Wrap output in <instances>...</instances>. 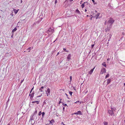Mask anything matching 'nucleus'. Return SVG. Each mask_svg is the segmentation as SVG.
I'll return each instance as SVG.
<instances>
[{
	"label": "nucleus",
	"instance_id": "24",
	"mask_svg": "<svg viewBox=\"0 0 125 125\" xmlns=\"http://www.w3.org/2000/svg\"><path fill=\"white\" fill-rule=\"evenodd\" d=\"M37 113V110H36V108L35 111L32 114L35 115Z\"/></svg>",
	"mask_w": 125,
	"mask_h": 125
},
{
	"label": "nucleus",
	"instance_id": "34",
	"mask_svg": "<svg viewBox=\"0 0 125 125\" xmlns=\"http://www.w3.org/2000/svg\"><path fill=\"white\" fill-rule=\"evenodd\" d=\"M65 95H66V96H67V98H68V99H69V98L68 97V95H67V94L66 93H65Z\"/></svg>",
	"mask_w": 125,
	"mask_h": 125
},
{
	"label": "nucleus",
	"instance_id": "62",
	"mask_svg": "<svg viewBox=\"0 0 125 125\" xmlns=\"http://www.w3.org/2000/svg\"><path fill=\"white\" fill-rule=\"evenodd\" d=\"M23 82V80H22V81L21 82V83L22 82Z\"/></svg>",
	"mask_w": 125,
	"mask_h": 125
},
{
	"label": "nucleus",
	"instance_id": "38",
	"mask_svg": "<svg viewBox=\"0 0 125 125\" xmlns=\"http://www.w3.org/2000/svg\"><path fill=\"white\" fill-rule=\"evenodd\" d=\"M31 47H29L28 48V50H29V49L30 50L31 49Z\"/></svg>",
	"mask_w": 125,
	"mask_h": 125
},
{
	"label": "nucleus",
	"instance_id": "3",
	"mask_svg": "<svg viewBox=\"0 0 125 125\" xmlns=\"http://www.w3.org/2000/svg\"><path fill=\"white\" fill-rule=\"evenodd\" d=\"M54 32V30L50 28L46 31V32L49 35H50L51 34Z\"/></svg>",
	"mask_w": 125,
	"mask_h": 125
},
{
	"label": "nucleus",
	"instance_id": "6",
	"mask_svg": "<svg viewBox=\"0 0 125 125\" xmlns=\"http://www.w3.org/2000/svg\"><path fill=\"white\" fill-rule=\"evenodd\" d=\"M50 89L48 88L47 90L46 91V94H47V96H48L49 95H50Z\"/></svg>",
	"mask_w": 125,
	"mask_h": 125
},
{
	"label": "nucleus",
	"instance_id": "45",
	"mask_svg": "<svg viewBox=\"0 0 125 125\" xmlns=\"http://www.w3.org/2000/svg\"><path fill=\"white\" fill-rule=\"evenodd\" d=\"M110 60V59L109 58H108L107 59V60L108 61Z\"/></svg>",
	"mask_w": 125,
	"mask_h": 125
},
{
	"label": "nucleus",
	"instance_id": "32",
	"mask_svg": "<svg viewBox=\"0 0 125 125\" xmlns=\"http://www.w3.org/2000/svg\"><path fill=\"white\" fill-rule=\"evenodd\" d=\"M57 0H55V4L57 2Z\"/></svg>",
	"mask_w": 125,
	"mask_h": 125
},
{
	"label": "nucleus",
	"instance_id": "41",
	"mask_svg": "<svg viewBox=\"0 0 125 125\" xmlns=\"http://www.w3.org/2000/svg\"><path fill=\"white\" fill-rule=\"evenodd\" d=\"M64 109H65V107H63V111H64Z\"/></svg>",
	"mask_w": 125,
	"mask_h": 125
},
{
	"label": "nucleus",
	"instance_id": "44",
	"mask_svg": "<svg viewBox=\"0 0 125 125\" xmlns=\"http://www.w3.org/2000/svg\"><path fill=\"white\" fill-rule=\"evenodd\" d=\"M92 1L93 3H94V0H92Z\"/></svg>",
	"mask_w": 125,
	"mask_h": 125
},
{
	"label": "nucleus",
	"instance_id": "40",
	"mask_svg": "<svg viewBox=\"0 0 125 125\" xmlns=\"http://www.w3.org/2000/svg\"><path fill=\"white\" fill-rule=\"evenodd\" d=\"M61 101H60L59 103V104H60L61 103Z\"/></svg>",
	"mask_w": 125,
	"mask_h": 125
},
{
	"label": "nucleus",
	"instance_id": "20",
	"mask_svg": "<svg viewBox=\"0 0 125 125\" xmlns=\"http://www.w3.org/2000/svg\"><path fill=\"white\" fill-rule=\"evenodd\" d=\"M50 121V124L53 123L54 122V121L53 120H52L51 121Z\"/></svg>",
	"mask_w": 125,
	"mask_h": 125
},
{
	"label": "nucleus",
	"instance_id": "43",
	"mask_svg": "<svg viewBox=\"0 0 125 125\" xmlns=\"http://www.w3.org/2000/svg\"><path fill=\"white\" fill-rule=\"evenodd\" d=\"M34 87L33 86V88H32V89H31V90H32L33 89Z\"/></svg>",
	"mask_w": 125,
	"mask_h": 125
},
{
	"label": "nucleus",
	"instance_id": "17",
	"mask_svg": "<svg viewBox=\"0 0 125 125\" xmlns=\"http://www.w3.org/2000/svg\"><path fill=\"white\" fill-rule=\"evenodd\" d=\"M86 3L85 2H84L81 5V7L82 8H83L85 6L84 4Z\"/></svg>",
	"mask_w": 125,
	"mask_h": 125
},
{
	"label": "nucleus",
	"instance_id": "28",
	"mask_svg": "<svg viewBox=\"0 0 125 125\" xmlns=\"http://www.w3.org/2000/svg\"><path fill=\"white\" fill-rule=\"evenodd\" d=\"M42 113H41V111H40L38 115L39 116L41 115L42 114Z\"/></svg>",
	"mask_w": 125,
	"mask_h": 125
},
{
	"label": "nucleus",
	"instance_id": "29",
	"mask_svg": "<svg viewBox=\"0 0 125 125\" xmlns=\"http://www.w3.org/2000/svg\"><path fill=\"white\" fill-rule=\"evenodd\" d=\"M34 92H33L31 94V96H34Z\"/></svg>",
	"mask_w": 125,
	"mask_h": 125
},
{
	"label": "nucleus",
	"instance_id": "60",
	"mask_svg": "<svg viewBox=\"0 0 125 125\" xmlns=\"http://www.w3.org/2000/svg\"><path fill=\"white\" fill-rule=\"evenodd\" d=\"M13 34H12V35H11V37H13Z\"/></svg>",
	"mask_w": 125,
	"mask_h": 125
},
{
	"label": "nucleus",
	"instance_id": "13",
	"mask_svg": "<svg viewBox=\"0 0 125 125\" xmlns=\"http://www.w3.org/2000/svg\"><path fill=\"white\" fill-rule=\"evenodd\" d=\"M40 101H33L32 102V103H36V104H38L39 103V102Z\"/></svg>",
	"mask_w": 125,
	"mask_h": 125
},
{
	"label": "nucleus",
	"instance_id": "42",
	"mask_svg": "<svg viewBox=\"0 0 125 125\" xmlns=\"http://www.w3.org/2000/svg\"><path fill=\"white\" fill-rule=\"evenodd\" d=\"M59 54V52H58L57 53V54L56 55V56H58V55Z\"/></svg>",
	"mask_w": 125,
	"mask_h": 125
},
{
	"label": "nucleus",
	"instance_id": "11",
	"mask_svg": "<svg viewBox=\"0 0 125 125\" xmlns=\"http://www.w3.org/2000/svg\"><path fill=\"white\" fill-rule=\"evenodd\" d=\"M111 81V80L109 78L108 79L107 81V84L108 85V84H109L110 83Z\"/></svg>",
	"mask_w": 125,
	"mask_h": 125
},
{
	"label": "nucleus",
	"instance_id": "47",
	"mask_svg": "<svg viewBox=\"0 0 125 125\" xmlns=\"http://www.w3.org/2000/svg\"><path fill=\"white\" fill-rule=\"evenodd\" d=\"M46 103V102H45V101H44L43 102V104H45Z\"/></svg>",
	"mask_w": 125,
	"mask_h": 125
},
{
	"label": "nucleus",
	"instance_id": "37",
	"mask_svg": "<svg viewBox=\"0 0 125 125\" xmlns=\"http://www.w3.org/2000/svg\"><path fill=\"white\" fill-rule=\"evenodd\" d=\"M79 102V101H77L76 102H75V103H78V102Z\"/></svg>",
	"mask_w": 125,
	"mask_h": 125
},
{
	"label": "nucleus",
	"instance_id": "21",
	"mask_svg": "<svg viewBox=\"0 0 125 125\" xmlns=\"http://www.w3.org/2000/svg\"><path fill=\"white\" fill-rule=\"evenodd\" d=\"M71 55L70 54H69V55H68L67 57V59H71Z\"/></svg>",
	"mask_w": 125,
	"mask_h": 125
},
{
	"label": "nucleus",
	"instance_id": "16",
	"mask_svg": "<svg viewBox=\"0 0 125 125\" xmlns=\"http://www.w3.org/2000/svg\"><path fill=\"white\" fill-rule=\"evenodd\" d=\"M43 88H44V87L43 86H42L41 87V88L39 89L41 91V92H43V90H42Z\"/></svg>",
	"mask_w": 125,
	"mask_h": 125
},
{
	"label": "nucleus",
	"instance_id": "54",
	"mask_svg": "<svg viewBox=\"0 0 125 125\" xmlns=\"http://www.w3.org/2000/svg\"><path fill=\"white\" fill-rule=\"evenodd\" d=\"M73 0H69V1L70 2H71V1H73Z\"/></svg>",
	"mask_w": 125,
	"mask_h": 125
},
{
	"label": "nucleus",
	"instance_id": "5",
	"mask_svg": "<svg viewBox=\"0 0 125 125\" xmlns=\"http://www.w3.org/2000/svg\"><path fill=\"white\" fill-rule=\"evenodd\" d=\"M72 115H82V113L81 111H78L76 113H74L73 114H72Z\"/></svg>",
	"mask_w": 125,
	"mask_h": 125
},
{
	"label": "nucleus",
	"instance_id": "27",
	"mask_svg": "<svg viewBox=\"0 0 125 125\" xmlns=\"http://www.w3.org/2000/svg\"><path fill=\"white\" fill-rule=\"evenodd\" d=\"M69 94L71 96H72L73 92H72L70 91L69 92Z\"/></svg>",
	"mask_w": 125,
	"mask_h": 125
},
{
	"label": "nucleus",
	"instance_id": "59",
	"mask_svg": "<svg viewBox=\"0 0 125 125\" xmlns=\"http://www.w3.org/2000/svg\"><path fill=\"white\" fill-rule=\"evenodd\" d=\"M106 21H105L104 23L105 24H106Z\"/></svg>",
	"mask_w": 125,
	"mask_h": 125
},
{
	"label": "nucleus",
	"instance_id": "50",
	"mask_svg": "<svg viewBox=\"0 0 125 125\" xmlns=\"http://www.w3.org/2000/svg\"><path fill=\"white\" fill-rule=\"evenodd\" d=\"M60 101H61L62 100V99L61 98H60Z\"/></svg>",
	"mask_w": 125,
	"mask_h": 125
},
{
	"label": "nucleus",
	"instance_id": "51",
	"mask_svg": "<svg viewBox=\"0 0 125 125\" xmlns=\"http://www.w3.org/2000/svg\"><path fill=\"white\" fill-rule=\"evenodd\" d=\"M22 0H21V3H22Z\"/></svg>",
	"mask_w": 125,
	"mask_h": 125
},
{
	"label": "nucleus",
	"instance_id": "53",
	"mask_svg": "<svg viewBox=\"0 0 125 125\" xmlns=\"http://www.w3.org/2000/svg\"><path fill=\"white\" fill-rule=\"evenodd\" d=\"M88 91H86L85 92V94H86V93H87L88 92Z\"/></svg>",
	"mask_w": 125,
	"mask_h": 125
},
{
	"label": "nucleus",
	"instance_id": "15",
	"mask_svg": "<svg viewBox=\"0 0 125 125\" xmlns=\"http://www.w3.org/2000/svg\"><path fill=\"white\" fill-rule=\"evenodd\" d=\"M111 110L113 111V112L115 111L116 110L115 108L114 107H113V108L111 107Z\"/></svg>",
	"mask_w": 125,
	"mask_h": 125
},
{
	"label": "nucleus",
	"instance_id": "7",
	"mask_svg": "<svg viewBox=\"0 0 125 125\" xmlns=\"http://www.w3.org/2000/svg\"><path fill=\"white\" fill-rule=\"evenodd\" d=\"M106 69L105 68H104L101 69L100 72V73L101 74H103L104 73H105L106 72Z\"/></svg>",
	"mask_w": 125,
	"mask_h": 125
},
{
	"label": "nucleus",
	"instance_id": "9",
	"mask_svg": "<svg viewBox=\"0 0 125 125\" xmlns=\"http://www.w3.org/2000/svg\"><path fill=\"white\" fill-rule=\"evenodd\" d=\"M95 68V67L94 68L92 69H91L89 72V73L91 75L92 73L94 70Z\"/></svg>",
	"mask_w": 125,
	"mask_h": 125
},
{
	"label": "nucleus",
	"instance_id": "49",
	"mask_svg": "<svg viewBox=\"0 0 125 125\" xmlns=\"http://www.w3.org/2000/svg\"><path fill=\"white\" fill-rule=\"evenodd\" d=\"M32 90H31V91H30V93H31V92H32Z\"/></svg>",
	"mask_w": 125,
	"mask_h": 125
},
{
	"label": "nucleus",
	"instance_id": "35",
	"mask_svg": "<svg viewBox=\"0 0 125 125\" xmlns=\"http://www.w3.org/2000/svg\"><path fill=\"white\" fill-rule=\"evenodd\" d=\"M42 95V94H41V95L37 96V98L38 97H40Z\"/></svg>",
	"mask_w": 125,
	"mask_h": 125
},
{
	"label": "nucleus",
	"instance_id": "25",
	"mask_svg": "<svg viewBox=\"0 0 125 125\" xmlns=\"http://www.w3.org/2000/svg\"><path fill=\"white\" fill-rule=\"evenodd\" d=\"M61 103L62 104V105L64 106H67V104H64L62 102H61Z\"/></svg>",
	"mask_w": 125,
	"mask_h": 125
},
{
	"label": "nucleus",
	"instance_id": "30",
	"mask_svg": "<svg viewBox=\"0 0 125 125\" xmlns=\"http://www.w3.org/2000/svg\"><path fill=\"white\" fill-rule=\"evenodd\" d=\"M103 66H105V67H106V64H105V62H104V64H103Z\"/></svg>",
	"mask_w": 125,
	"mask_h": 125
},
{
	"label": "nucleus",
	"instance_id": "10",
	"mask_svg": "<svg viewBox=\"0 0 125 125\" xmlns=\"http://www.w3.org/2000/svg\"><path fill=\"white\" fill-rule=\"evenodd\" d=\"M42 117L40 119L41 121V120H42V121L43 120V118L44 116L45 115V113L44 112H43L42 113Z\"/></svg>",
	"mask_w": 125,
	"mask_h": 125
},
{
	"label": "nucleus",
	"instance_id": "22",
	"mask_svg": "<svg viewBox=\"0 0 125 125\" xmlns=\"http://www.w3.org/2000/svg\"><path fill=\"white\" fill-rule=\"evenodd\" d=\"M14 12L15 13V14H16L18 12V10H16L14 9Z\"/></svg>",
	"mask_w": 125,
	"mask_h": 125
},
{
	"label": "nucleus",
	"instance_id": "46",
	"mask_svg": "<svg viewBox=\"0 0 125 125\" xmlns=\"http://www.w3.org/2000/svg\"><path fill=\"white\" fill-rule=\"evenodd\" d=\"M41 20H40V21L42 20L43 19V18H41Z\"/></svg>",
	"mask_w": 125,
	"mask_h": 125
},
{
	"label": "nucleus",
	"instance_id": "61",
	"mask_svg": "<svg viewBox=\"0 0 125 125\" xmlns=\"http://www.w3.org/2000/svg\"><path fill=\"white\" fill-rule=\"evenodd\" d=\"M82 2V0L81 1L80 4H81V2Z\"/></svg>",
	"mask_w": 125,
	"mask_h": 125
},
{
	"label": "nucleus",
	"instance_id": "39",
	"mask_svg": "<svg viewBox=\"0 0 125 125\" xmlns=\"http://www.w3.org/2000/svg\"><path fill=\"white\" fill-rule=\"evenodd\" d=\"M72 76H70V79L71 81L72 80Z\"/></svg>",
	"mask_w": 125,
	"mask_h": 125
},
{
	"label": "nucleus",
	"instance_id": "1",
	"mask_svg": "<svg viewBox=\"0 0 125 125\" xmlns=\"http://www.w3.org/2000/svg\"><path fill=\"white\" fill-rule=\"evenodd\" d=\"M37 117V116H36V115H34L33 114H32V115H31L30 116V120L29 121H31V123L32 124V125H33V124L35 123V122H34V123L32 124V123L31 121L32 120H34V119H35V118H36Z\"/></svg>",
	"mask_w": 125,
	"mask_h": 125
},
{
	"label": "nucleus",
	"instance_id": "56",
	"mask_svg": "<svg viewBox=\"0 0 125 125\" xmlns=\"http://www.w3.org/2000/svg\"><path fill=\"white\" fill-rule=\"evenodd\" d=\"M85 11L86 12L87 11V10H86V9H85Z\"/></svg>",
	"mask_w": 125,
	"mask_h": 125
},
{
	"label": "nucleus",
	"instance_id": "23",
	"mask_svg": "<svg viewBox=\"0 0 125 125\" xmlns=\"http://www.w3.org/2000/svg\"><path fill=\"white\" fill-rule=\"evenodd\" d=\"M103 123L104 124V125H108L107 122H106L105 121H104V122Z\"/></svg>",
	"mask_w": 125,
	"mask_h": 125
},
{
	"label": "nucleus",
	"instance_id": "12",
	"mask_svg": "<svg viewBox=\"0 0 125 125\" xmlns=\"http://www.w3.org/2000/svg\"><path fill=\"white\" fill-rule=\"evenodd\" d=\"M75 12L78 14H81V13L80 11L78 9H76V10Z\"/></svg>",
	"mask_w": 125,
	"mask_h": 125
},
{
	"label": "nucleus",
	"instance_id": "2",
	"mask_svg": "<svg viewBox=\"0 0 125 125\" xmlns=\"http://www.w3.org/2000/svg\"><path fill=\"white\" fill-rule=\"evenodd\" d=\"M114 21V20L113 19L111 18H110L109 20L107 22L108 26L109 25L111 27Z\"/></svg>",
	"mask_w": 125,
	"mask_h": 125
},
{
	"label": "nucleus",
	"instance_id": "26",
	"mask_svg": "<svg viewBox=\"0 0 125 125\" xmlns=\"http://www.w3.org/2000/svg\"><path fill=\"white\" fill-rule=\"evenodd\" d=\"M109 74L108 73L106 76L105 78H106L108 77H109Z\"/></svg>",
	"mask_w": 125,
	"mask_h": 125
},
{
	"label": "nucleus",
	"instance_id": "4",
	"mask_svg": "<svg viewBox=\"0 0 125 125\" xmlns=\"http://www.w3.org/2000/svg\"><path fill=\"white\" fill-rule=\"evenodd\" d=\"M114 112L113 111H111L110 110H108V113L109 114V116L110 115L111 116H114Z\"/></svg>",
	"mask_w": 125,
	"mask_h": 125
},
{
	"label": "nucleus",
	"instance_id": "8",
	"mask_svg": "<svg viewBox=\"0 0 125 125\" xmlns=\"http://www.w3.org/2000/svg\"><path fill=\"white\" fill-rule=\"evenodd\" d=\"M100 14V13H98L94 17L96 19H97L98 18L99 19L100 17H99V16Z\"/></svg>",
	"mask_w": 125,
	"mask_h": 125
},
{
	"label": "nucleus",
	"instance_id": "36",
	"mask_svg": "<svg viewBox=\"0 0 125 125\" xmlns=\"http://www.w3.org/2000/svg\"><path fill=\"white\" fill-rule=\"evenodd\" d=\"M66 49L65 48H64L63 49V50L64 51H66Z\"/></svg>",
	"mask_w": 125,
	"mask_h": 125
},
{
	"label": "nucleus",
	"instance_id": "64",
	"mask_svg": "<svg viewBox=\"0 0 125 125\" xmlns=\"http://www.w3.org/2000/svg\"><path fill=\"white\" fill-rule=\"evenodd\" d=\"M124 86H125V83H124Z\"/></svg>",
	"mask_w": 125,
	"mask_h": 125
},
{
	"label": "nucleus",
	"instance_id": "33",
	"mask_svg": "<svg viewBox=\"0 0 125 125\" xmlns=\"http://www.w3.org/2000/svg\"><path fill=\"white\" fill-rule=\"evenodd\" d=\"M94 45V44L92 45L91 47L92 48H93Z\"/></svg>",
	"mask_w": 125,
	"mask_h": 125
},
{
	"label": "nucleus",
	"instance_id": "58",
	"mask_svg": "<svg viewBox=\"0 0 125 125\" xmlns=\"http://www.w3.org/2000/svg\"><path fill=\"white\" fill-rule=\"evenodd\" d=\"M7 125H10V124H8Z\"/></svg>",
	"mask_w": 125,
	"mask_h": 125
},
{
	"label": "nucleus",
	"instance_id": "19",
	"mask_svg": "<svg viewBox=\"0 0 125 125\" xmlns=\"http://www.w3.org/2000/svg\"><path fill=\"white\" fill-rule=\"evenodd\" d=\"M17 30V29L15 27L13 29L12 31V32L13 33L14 32L16 31Z\"/></svg>",
	"mask_w": 125,
	"mask_h": 125
},
{
	"label": "nucleus",
	"instance_id": "31",
	"mask_svg": "<svg viewBox=\"0 0 125 125\" xmlns=\"http://www.w3.org/2000/svg\"><path fill=\"white\" fill-rule=\"evenodd\" d=\"M33 96H30V99L31 100H32V99H33Z\"/></svg>",
	"mask_w": 125,
	"mask_h": 125
},
{
	"label": "nucleus",
	"instance_id": "48",
	"mask_svg": "<svg viewBox=\"0 0 125 125\" xmlns=\"http://www.w3.org/2000/svg\"><path fill=\"white\" fill-rule=\"evenodd\" d=\"M62 124L63 125H65L63 123V122L62 123Z\"/></svg>",
	"mask_w": 125,
	"mask_h": 125
},
{
	"label": "nucleus",
	"instance_id": "63",
	"mask_svg": "<svg viewBox=\"0 0 125 125\" xmlns=\"http://www.w3.org/2000/svg\"><path fill=\"white\" fill-rule=\"evenodd\" d=\"M86 16H87V17H88L89 16V15H87Z\"/></svg>",
	"mask_w": 125,
	"mask_h": 125
},
{
	"label": "nucleus",
	"instance_id": "57",
	"mask_svg": "<svg viewBox=\"0 0 125 125\" xmlns=\"http://www.w3.org/2000/svg\"><path fill=\"white\" fill-rule=\"evenodd\" d=\"M92 17L90 19V20H92Z\"/></svg>",
	"mask_w": 125,
	"mask_h": 125
},
{
	"label": "nucleus",
	"instance_id": "18",
	"mask_svg": "<svg viewBox=\"0 0 125 125\" xmlns=\"http://www.w3.org/2000/svg\"><path fill=\"white\" fill-rule=\"evenodd\" d=\"M111 27L109 26V27H107L105 30L106 31H108L110 30V28H111Z\"/></svg>",
	"mask_w": 125,
	"mask_h": 125
},
{
	"label": "nucleus",
	"instance_id": "52",
	"mask_svg": "<svg viewBox=\"0 0 125 125\" xmlns=\"http://www.w3.org/2000/svg\"><path fill=\"white\" fill-rule=\"evenodd\" d=\"M29 96H31V93H30V94H29Z\"/></svg>",
	"mask_w": 125,
	"mask_h": 125
},
{
	"label": "nucleus",
	"instance_id": "14",
	"mask_svg": "<svg viewBox=\"0 0 125 125\" xmlns=\"http://www.w3.org/2000/svg\"><path fill=\"white\" fill-rule=\"evenodd\" d=\"M111 34H109L107 36V38H108V41H109L110 39H111Z\"/></svg>",
	"mask_w": 125,
	"mask_h": 125
},
{
	"label": "nucleus",
	"instance_id": "55",
	"mask_svg": "<svg viewBox=\"0 0 125 125\" xmlns=\"http://www.w3.org/2000/svg\"><path fill=\"white\" fill-rule=\"evenodd\" d=\"M56 40H57V39H56L53 42H55Z\"/></svg>",
	"mask_w": 125,
	"mask_h": 125
}]
</instances>
